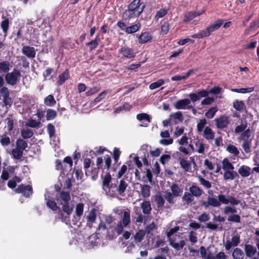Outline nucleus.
<instances>
[{
    "label": "nucleus",
    "instance_id": "f257e3e1",
    "mask_svg": "<svg viewBox=\"0 0 259 259\" xmlns=\"http://www.w3.org/2000/svg\"><path fill=\"white\" fill-rule=\"evenodd\" d=\"M131 224V214L128 209L123 212L121 221H119L116 227L110 226L106 232V236L110 239H113L122 234L123 228L126 227Z\"/></svg>",
    "mask_w": 259,
    "mask_h": 259
},
{
    "label": "nucleus",
    "instance_id": "f03ea898",
    "mask_svg": "<svg viewBox=\"0 0 259 259\" xmlns=\"http://www.w3.org/2000/svg\"><path fill=\"white\" fill-rule=\"evenodd\" d=\"M141 0H134L128 6L122 14V19L124 20H130L138 17L143 12L145 5L141 6Z\"/></svg>",
    "mask_w": 259,
    "mask_h": 259
},
{
    "label": "nucleus",
    "instance_id": "7ed1b4c3",
    "mask_svg": "<svg viewBox=\"0 0 259 259\" xmlns=\"http://www.w3.org/2000/svg\"><path fill=\"white\" fill-rule=\"evenodd\" d=\"M56 200L62 206L63 212L66 213V216L70 217L72 212V207L70 205L71 200L70 193L69 191H62L57 193Z\"/></svg>",
    "mask_w": 259,
    "mask_h": 259
},
{
    "label": "nucleus",
    "instance_id": "20e7f679",
    "mask_svg": "<svg viewBox=\"0 0 259 259\" xmlns=\"http://www.w3.org/2000/svg\"><path fill=\"white\" fill-rule=\"evenodd\" d=\"M45 200L47 206L54 212L58 211V219H60L63 222L70 221V217L64 215L63 210L57 205L54 198L51 197L49 194H45Z\"/></svg>",
    "mask_w": 259,
    "mask_h": 259
},
{
    "label": "nucleus",
    "instance_id": "39448f33",
    "mask_svg": "<svg viewBox=\"0 0 259 259\" xmlns=\"http://www.w3.org/2000/svg\"><path fill=\"white\" fill-rule=\"evenodd\" d=\"M224 20L219 19L213 23L210 24L205 29L201 30L198 33L193 34L191 37L193 38H202L209 36L211 33L215 30H218L223 24Z\"/></svg>",
    "mask_w": 259,
    "mask_h": 259
},
{
    "label": "nucleus",
    "instance_id": "423d86ee",
    "mask_svg": "<svg viewBox=\"0 0 259 259\" xmlns=\"http://www.w3.org/2000/svg\"><path fill=\"white\" fill-rule=\"evenodd\" d=\"M117 183V180L112 179L109 172H107L103 179L102 188L105 191L107 189L110 190L115 188Z\"/></svg>",
    "mask_w": 259,
    "mask_h": 259
},
{
    "label": "nucleus",
    "instance_id": "0eeeda50",
    "mask_svg": "<svg viewBox=\"0 0 259 259\" xmlns=\"http://www.w3.org/2000/svg\"><path fill=\"white\" fill-rule=\"evenodd\" d=\"M20 76V71L14 68L12 72H8L6 74L5 80L8 84L14 86L17 84Z\"/></svg>",
    "mask_w": 259,
    "mask_h": 259
},
{
    "label": "nucleus",
    "instance_id": "6e6552de",
    "mask_svg": "<svg viewBox=\"0 0 259 259\" xmlns=\"http://www.w3.org/2000/svg\"><path fill=\"white\" fill-rule=\"evenodd\" d=\"M15 192L17 193H21L26 198H28L32 195L33 189L31 185L24 186L21 184L18 186L15 190Z\"/></svg>",
    "mask_w": 259,
    "mask_h": 259
},
{
    "label": "nucleus",
    "instance_id": "1a4fd4ad",
    "mask_svg": "<svg viewBox=\"0 0 259 259\" xmlns=\"http://www.w3.org/2000/svg\"><path fill=\"white\" fill-rule=\"evenodd\" d=\"M119 53L122 55V57L126 59H132L136 57V53L133 49L127 46L122 47L119 51Z\"/></svg>",
    "mask_w": 259,
    "mask_h": 259
},
{
    "label": "nucleus",
    "instance_id": "9d476101",
    "mask_svg": "<svg viewBox=\"0 0 259 259\" xmlns=\"http://www.w3.org/2000/svg\"><path fill=\"white\" fill-rule=\"evenodd\" d=\"M215 121L217 128L221 130L226 128L230 123L229 117L224 115L216 118Z\"/></svg>",
    "mask_w": 259,
    "mask_h": 259
},
{
    "label": "nucleus",
    "instance_id": "9b49d317",
    "mask_svg": "<svg viewBox=\"0 0 259 259\" xmlns=\"http://www.w3.org/2000/svg\"><path fill=\"white\" fill-rule=\"evenodd\" d=\"M240 242V237L239 235H234L231 238V241L227 240L225 244V249L229 250L232 246L236 247L238 245Z\"/></svg>",
    "mask_w": 259,
    "mask_h": 259
},
{
    "label": "nucleus",
    "instance_id": "f8f14e48",
    "mask_svg": "<svg viewBox=\"0 0 259 259\" xmlns=\"http://www.w3.org/2000/svg\"><path fill=\"white\" fill-rule=\"evenodd\" d=\"M202 205L204 206L205 208H208L209 206L217 207H219L221 205V203L216 198L211 197H208L207 198V201H203L202 202Z\"/></svg>",
    "mask_w": 259,
    "mask_h": 259
},
{
    "label": "nucleus",
    "instance_id": "ddd939ff",
    "mask_svg": "<svg viewBox=\"0 0 259 259\" xmlns=\"http://www.w3.org/2000/svg\"><path fill=\"white\" fill-rule=\"evenodd\" d=\"M103 158L101 157L97 158V167H94L91 171V174L93 180H96L98 177L99 169L102 168L103 166Z\"/></svg>",
    "mask_w": 259,
    "mask_h": 259
},
{
    "label": "nucleus",
    "instance_id": "4468645a",
    "mask_svg": "<svg viewBox=\"0 0 259 259\" xmlns=\"http://www.w3.org/2000/svg\"><path fill=\"white\" fill-rule=\"evenodd\" d=\"M153 36L151 33L149 32H142L138 36V42L140 44H144L151 42Z\"/></svg>",
    "mask_w": 259,
    "mask_h": 259
},
{
    "label": "nucleus",
    "instance_id": "2eb2a0df",
    "mask_svg": "<svg viewBox=\"0 0 259 259\" xmlns=\"http://www.w3.org/2000/svg\"><path fill=\"white\" fill-rule=\"evenodd\" d=\"M23 54L29 58H34L35 57L36 52L34 47L24 46L22 50Z\"/></svg>",
    "mask_w": 259,
    "mask_h": 259
},
{
    "label": "nucleus",
    "instance_id": "dca6fc26",
    "mask_svg": "<svg viewBox=\"0 0 259 259\" xmlns=\"http://www.w3.org/2000/svg\"><path fill=\"white\" fill-rule=\"evenodd\" d=\"M137 119L141 122L143 121V124H141V126L145 127L148 126L149 123L151 122L150 116L145 113L138 114L137 115Z\"/></svg>",
    "mask_w": 259,
    "mask_h": 259
},
{
    "label": "nucleus",
    "instance_id": "f3484780",
    "mask_svg": "<svg viewBox=\"0 0 259 259\" xmlns=\"http://www.w3.org/2000/svg\"><path fill=\"white\" fill-rule=\"evenodd\" d=\"M244 251L247 257H251L254 255L257 252L256 248L250 244H245Z\"/></svg>",
    "mask_w": 259,
    "mask_h": 259
},
{
    "label": "nucleus",
    "instance_id": "a211bd4d",
    "mask_svg": "<svg viewBox=\"0 0 259 259\" xmlns=\"http://www.w3.org/2000/svg\"><path fill=\"white\" fill-rule=\"evenodd\" d=\"M191 101L188 99L179 100L175 104V107L177 109H185L189 106Z\"/></svg>",
    "mask_w": 259,
    "mask_h": 259
},
{
    "label": "nucleus",
    "instance_id": "6ab92c4d",
    "mask_svg": "<svg viewBox=\"0 0 259 259\" xmlns=\"http://www.w3.org/2000/svg\"><path fill=\"white\" fill-rule=\"evenodd\" d=\"M121 154V152L119 150V149L116 147H115L113 149V158L114 160V163L113 165L112 168L114 171H115L116 169L119 166L120 163H117L120 155Z\"/></svg>",
    "mask_w": 259,
    "mask_h": 259
},
{
    "label": "nucleus",
    "instance_id": "aec40b11",
    "mask_svg": "<svg viewBox=\"0 0 259 259\" xmlns=\"http://www.w3.org/2000/svg\"><path fill=\"white\" fill-rule=\"evenodd\" d=\"M233 107L239 113L246 110V105L243 101L235 100L233 103Z\"/></svg>",
    "mask_w": 259,
    "mask_h": 259
},
{
    "label": "nucleus",
    "instance_id": "412c9836",
    "mask_svg": "<svg viewBox=\"0 0 259 259\" xmlns=\"http://www.w3.org/2000/svg\"><path fill=\"white\" fill-rule=\"evenodd\" d=\"M4 19L1 22V27L3 30L4 35H7L9 28L10 20L8 17L2 16Z\"/></svg>",
    "mask_w": 259,
    "mask_h": 259
},
{
    "label": "nucleus",
    "instance_id": "4be33fe9",
    "mask_svg": "<svg viewBox=\"0 0 259 259\" xmlns=\"http://www.w3.org/2000/svg\"><path fill=\"white\" fill-rule=\"evenodd\" d=\"M69 72L68 69H66L62 73L60 74L58 77V80L57 82V85H61L65 81L69 78Z\"/></svg>",
    "mask_w": 259,
    "mask_h": 259
},
{
    "label": "nucleus",
    "instance_id": "5701e85b",
    "mask_svg": "<svg viewBox=\"0 0 259 259\" xmlns=\"http://www.w3.org/2000/svg\"><path fill=\"white\" fill-rule=\"evenodd\" d=\"M141 208L144 214H149L151 213L152 208L150 201L145 200L141 204Z\"/></svg>",
    "mask_w": 259,
    "mask_h": 259
},
{
    "label": "nucleus",
    "instance_id": "b1692460",
    "mask_svg": "<svg viewBox=\"0 0 259 259\" xmlns=\"http://www.w3.org/2000/svg\"><path fill=\"white\" fill-rule=\"evenodd\" d=\"M190 192L193 196L196 197H200L203 193V191L199 187L192 185L189 188Z\"/></svg>",
    "mask_w": 259,
    "mask_h": 259
},
{
    "label": "nucleus",
    "instance_id": "393cba45",
    "mask_svg": "<svg viewBox=\"0 0 259 259\" xmlns=\"http://www.w3.org/2000/svg\"><path fill=\"white\" fill-rule=\"evenodd\" d=\"M169 245L177 250L183 249L186 244L184 240H181L179 243H176L171 238H169Z\"/></svg>",
    "mask_w": 259,
    "mask_h": 259
},
{
    "label": "nucleus",
    "instance_id": "a878e982",
    "mask_svg": "<svg viewBox=\"0 0 259 259\" xmlns=\"http://www.w3.org/2000/svg\"><path fill=\"white\" fill-rule=\"evenodd\" d=\"M127 187V184L126 182L124 180H121L118 186L116 187L118 193L121 196H123Z\"/></svg>",
    "mask_w": 259,
    "mask_h": 259
},
{
    "label": "nucleus",
    "instance_id": "bb28decb",
    "mask_svg": "<svg viewBox=\"0 0 259 259\" xmlns=\"http://www.w3.org/2000/svg\"><path fill=\"white\" fill-rule=\"evenodd\" d=\"M97 218V210L93 208L89 211V214L87 217V220L88 223L92 224L95 223Z\"/></svg>",
    "mask_w": 259,
    "mask_h": 259
},
{
    "label": "nucleus",
    "instance_id": "cd10ccee",
    "mask_svg": "<svg viewBox=\"0 0 259 259\" xmlns=\"http://www.w3.org/2000/svg\"><path fill=\"white\" fill-rule=\"evenodd\" d=\"M180 164L181 167L186 172H192L191 163L190 161L184 159H180Z\"/></svg>",
    "mask_w": 259,
    "mask_h": 259
},
{
    "label": "nucleus",
    "instance_id": "c85d7f7f",
    "mask_svg": "<svg viewBox=\"0 0 259 259\" xmlns=\"http://www.w3.org/2000/svg\"><path fill=\"white\" fill-rule=\"evenodd\" d=\"M250 168L246 165H242L238 169V173L242 177H247L250 175Z\"/></svg>",
    "mask_w": 259,
    "mask_h": 259
},
{
    "label": "nucleus",
    "instance_id": "c756f323",
    "mask_svg": "<svg viewBox=\"0 0 259 259\" xmlns=\"http://www.w3.org/2000/svg\"><path fill=\"white\" fill-rule=\"evenodd\" d=\"M154 201L158 209H161L164 204L165 200L161 194H157L154 196Z\"/></svg>",
    "mask_w": 259,
    "mask_h": 259
},
{
    "label": "nucleus",
    "instance_id": "7c9ffc66",
    "mask_svg": "<svg viewBox=\"0 0 259 259\" xmlns=\"http://www.w3.org/2000/svg\"><path fill=\"white\" fill-rule=\"evenodd\" d=\"M244 254L243 251L239 248H236L232 252V256L234 259H243Z\"/></svg>",
    "mask_w": 259,
    "mask_h": 259
},
{
    "label": "nucleus",
    "instance_id": "2f4dec72",
    "mask_svg": "<svg viewBox=\"0 0 259 259\" xmlns=\"http://www.w3.org/2000/svg\"><path fill=\"white\" fill-rule=\"evenodd\" d=\"M204 136L207 140H212L214 137V133L209 126H206L204 130Z\"/></svg>",
    "mask_w": 259,
    "mask_h": 259
},
{
    "label": "nucleus",
    "instance_id": "473e14b6",
    "mask_svg": "<svg viewBox=\"0 0 259 259\" xmlns=\"http://www.w3.org/2000/svg\"><path fill=\"white\" fill-rule=\"evenodd\" d=\"M150 186L148 185H144L141 187V195L144 198L149 197L150 195Z\"/></svg>",
    "mask_w": 259,
    "mask_h": 259
},
{
    "label": "nucleus",
    "instance_id": "72a5a7b5",
    "mask_svg": "<svg viewBox=\"0 0 259 259\" xmlns=\"http://www.w3.org/2000/svg\"><path fill=\"white\" fill-rule=\"evenodd\" d=\"M12 154L14 159L22 160L21 157L23 154V151L19 148H15L12 150Z\"/></svg>",
    "mask_w": 259,
    "mask_h": 259
},
{
    "label": "nucleus",
    "instance_id": "f704fd0d",
    "mask_svg": "<svg viewBox=\"0 0 259 259\" xmlns=\"http://www.w3.org/2000/svg\"><path fill=\"white\" fill-rule=\"evenodd\" d=\"M141 27V24L138 23L132 26L126 27L125 32L128 34H132L138 31Z\"/></svg>",
    "mask_w": 259,
    "mask_h": 259
},
{
    "label": "nucleus",
    "instance_id": "c9c22d12",
    "mask_svg": "<svg viewBox=\"0 0 259 259\" xmlns=\"http://www.w3.org/2000/svg\"><path fill=\"white\" fill-rule=\"evenodd\" d=\"M10 62L4 61L0 62V72L8 73L10 70Z\"/></svg>",
    "mask_w": 259,
    "mask_h": 259
},
{
    "label": "nucleus",
    "instance_id": "e433bc0d",
    "mask_svg": "<svg viewBox=\"0 0 259 259\" xmlns=\"http://www.w3.org/2000/svg\"><path fill=\"white\" fill-rule=\"evenodd\" d=\"M182 199L186 204H189L194 200V197L190 192H185L182 197Z\"/></svg>",
    "mask_w": 259,
    "mask_h": 259
},
{
    "label": "nucleus",
    "instance_id": "4c0bfd02",
    "mask_svg": "<svg viewBox=\"0 0 259 259\" xmlns=\"http://www.w3.org/2000/svg\"><path fill=\"white\" fill-rule=\"evenodd\" d=\"M222 168L225 170H234V167L233 164L228 160V159L225 158L222 161Z\"/></svg>",
    "mask_w": 259,
    "mask_h": 259
},
{
    "label": "nucleus",
    "instance_id": "58836bf2",
    "mask_svg": "<svg viewBox=\"0 0 259 259\" xmlns=\"http://www.w3.org/2000/svg\"><path fill=\"white\" fill-rule=\"evenodd\" d=\"M21 134L24 139L31 138L34 135L33 131L29 128L21 130Z\"/></svg>",
    "mask_w": 259,
    "mask_h": 259
},
{
    "label": "nucleus",
    "instance_id": "ea45409f",
    "mask_svg": "<svg viewBox=\"0 0 259 259\" xmlns=\"http://www.w3.org/2000/svg\"><path fill=\"white\" fill-rule=\"evenodd\" d=\"M145 235V231L144 230H139L134 235V240L135 242L139 243L142 241Z\"/></svg>",
    "mask_w": 259,
    "mask_h": 259
},
{
    "label": "nucleus",
    "instance_id": "a19ab883",
    "mask_svg": "<svg viewBox=\"0 0 259 259\" xmlns=\"http://www.w3.org/2000/svg\"><path fill=\"white\" fill-rule=\"evenodd\" d=\"M170 189L171 190V194L175 197H178L180 195V194L182 192V190L180 188L179 186L176 184H172Z\"/></svg>",
    "mask_w": 259,
    "mask_h": 259
},
{
    "label": "nucleus",
    "instance_id": "79ce46f5",
    "mask_svg": "<svg viewBox=\"0 0 259 259\" xmlns=\"http://www.w3.org/2000/svg\"><path fill=\"white\" fill-rule=\"evenodd\" d=\"M16 148L24 151L28 146L27 143L23 139H18L17 140Z\"/></svg>",
    "mask_w": 259,
    "mask_h": 259
},
{
    "label": "nucleus",
    "instance_id": "37998d69",
    "mask_svg": "<svg viewBox=\"0 0 259 259\" xmlns=\"http://www.w3.org/2000/svg\"><path fill=\"white\" fill-rule=\"evenodd\" d=\"M254 88L251 87L248 88H241V89H232L231 91L238 93L245 94L246 93H250L254 91Z\"/></svg>",
    "mask_w": 259,
    "mask_h": 259
},
{
    "label": "nucleus",
    "instance_id": "c03bdc74",
    "mask_svg": "<svg viewBox=\"0 0 259 259\" xmlns=\"http://www.w3.org/2000/svg\"><path fill=\"white\" fill-rule=\"evenodd\" d=\"M226 150L230 153L233 154L235 156H237L239 154V151L237 148L233 145H229L227 147Z\"/></svg>",
    "mask_w": 259,
    "mask_h": 259
},
{
    "label": "nucleus",
    "instance_id": "a18cd8bd",
    "mask_svg": "<svg viewBox=\"0 0 259 259\" xmlns=\"http://www.w3.org/2000/svg\"><path fill=\"white\" fill-rule=\"evenodd\" d=\"M56 103V100H55L54 96L52 95H48L45 99V103L47 106H53Z\"/></svg>",
    "mask_w": 259,
    "mask_h": 259
},
{
    "label": "nucleus",
    "instance_id": "49530a36",
    "mask_svg": "<svg viewBox=\"0 0 259 259\" xmlns=\"http://www.w3.org/2000/svg\"><path fill=\"white\" fill-rule=\"evenodd\" d=\"M104 162H105V166L104 168H102L103 171H104L105 169H107L106 172H108L110 167H111V158L110 156L109 155H106L104 157Z\"/></svg>",
    "mask_w": 259,
    "mask_h": 259
},
{
    "label": "nucleus",
    "instance_id": "de8ad7c7",
    "mask_svg": "<svg viewBox=\"0 0 259 259\" xmlns=\"http://www.w3.org/2000/svg\"><path fill=\"white\" fill-rule=\"evenodd\" d=\"M5 121H7V127L9 132H11L14 128V119L13 116L9 115V116L5 119Z\"/></svg>",
    "mask_w": 259,
    "mask_h": 259
},
{
    "label": "nucleus",
    "instance_id": "09e8293b",
    "mask_svg": "<svg viewBox=\"0 0 259 259\" xmlns=\"http://www.w3.org/2000/svg\"><path fill=\"white\" fill-rule=\"evenodd\" d=\"M57 116L56 111L52 109H48L47 110L46 118L47 120L54 119Z\"/></svg>",
    "mask_w": 259,
    "mask_h": 259
},
{
    "label": "nucleus",
    "instance_id": "8fccbe9b",
    "mask_svg": "<svg viewBox=\"0 0 259 259\" xmlns=\"http://www.w3.org/2000/svg\"><path fill=\"white\" fill-rule=\"evenodd\" d=\"M164 83V81L162 79H159L157 81L151 83L149 85V89L151 90L156 89Z\"/></svg>",
    "mask_w": 259,
    "mask_h": 259
},
{
    "label": "nucleus",
    "instance_id": "3c124183",
    "mask_svg": "<svg viewBox=\"0 0 259 259\" xmlns=\"http://www.w3.org/2000/svg\"><path fill=\"white\" fill-rule=\"evenodd\" d=\"M217 111L218 109L217 107H211L206 112H205V116L208 118H212Z\"/></svg>",
    "mask_w": 259,
    "mask_h": 259
},
{
    "label": "nucleus",
    "instance_id": "603ef678",
    "mask_svg": "<svg viewBox=\"0 0 259 259\" xmlns=\"http://www.w3.org/2000/svg\"><path fill=\"white\" fill-rule=\"evenodd\" d=\"M250 134H251V132H250V129L249 128L246 129L242 133V134L241 135V136L240 137V140H243V141H244V140L251 141V140L249 139V138L250 137Z\"/></svg>",
    "mask_w": 259,
    "mask_h": 259
},
{
    "label": "nucleus",
    "instance_id": "864d4df0",
    "mask_svg": "<svg viewBox=\"0 0 259 259\" xmlns=\"http://www.w3.org/2000/svg\"><path fill=\"white\" fill-rule=\"evenodd\" d=\"M198 180L201 185H203L205 188L209 189L211 187L212 185L210 182L206 180L201 176L198 177Z\"/></svg>",
    "mask_w": 259,
    "mask_h": 259
},
{
    "label": "nucleus",
    "instance_id": "5fc2aeb1",
    "mask_svg": "<svg viewBox=\"0 0 259 259\" xmlns=\"http://www.w3.org/2000/svg\"><path fill=\"white\" fill-rule=\"evenodd\" d=\"M251 144V141H243V143L242 145V148L245 153H248L250 152V147Z\"/></svg>",
    "mask_w": 259,
    "mask_h": 259
},
{
    "label": "nucleus",
    "instance_id": "6e6d98bb",
    "mask_svg": "<svg viewBox=\"0 0 259 259\" xmlns=\"http://www.w3.org/2000/svg\"><path fill=\"white\" fill-rule=\"evenodd\" d=\"M83 207L84 205L83 203H79L77 204L75 208V213L76 215H77L78 217H80L82 215L83 212Z\"/></svg>",
    "mask_w": 259,
    "mask_h": 259
},
{
    "label": "nucleus",
    "instance_id": "4d7b16f0",
    "mask_svg": "<svg viewBox=\"0 0 259 259\" xmlns=\"http://www.w3.org/2000/svg\"><path fill=\"white\" fill-rule=\"evenodd\" d=\"M194 18L195 17L193 12H187L184 15L183 22H189Z\"/></svg>",
    "mask_w": 259,
    "mask_h": 259
},
{
    "label": "nucleus",
    "instance_id": "13d9d810",
    "mask_svg": "<svg viewBox=\"0 0 259 259\" xmlns=\"http://www.w3.org/2000/svg\"><path fill=\"white\" fill-rule=\"evenodd\" d=\"M228 221L236 223H239L241 222V218L239 214H234L229 216Z\"/></svg>",
    "mask_w": 259,
    "mask_h": 259
},
{
    "label": "nucleus",
    "instance_id": "bf43d9fd",
    "mask_svg": "<svg viewBox=\"0 0 259 259\" xmlns=\"http://www.w3.org/2000/svg\"><path fill=\"white\" fill-rule=\"evenodd\" d=\"M207 123V120L205 118L201 119L197 124V129L198 132H202L205 124Z\"/></svg>",
    "mask_w": 259,
    "mask_h": 259
},
{
    "label": "nucleus",
    "instance_id": "052dcab7",
    "mask_svg": "<svg viewBox=\"0 0 259 259\" xmlns=\"http://www.w3.org/2000/svg\"><path fill=\"white\" fill-rule=\"evenodd\" d=\"M40 124V121H36L35 119H28L26 122V125L30 127H38Z\"/></svg>",
    "mask_w": 259,
    "mask_h": 259
},
{
    "label": "nucleus",
    "instance_id": "680f3d73",
    "mask_svg": "<svg viewBox=\"0 0 259 259\" xmlns=\"http://www.w3.org/2000/svg\"><path fill=\"white\" fill-rule=\"evenodd\" d=\"M174 196L170 192L166 191L165 192L164 198L169 203L174 204L175 203Z\"/></svg>",
    "mask_w": 259,
    "mask_h": 259
},
{
    "label": "nucleus",
    "instance_id": "e2e57ef3",
    "mask_svg": "<svg viewBox=\"0 0 259 259\" xmlns=\"http://www.w3.org/2000/svg\"><path fill=\"white\" fill-rule=\"evenodd\" d=\"M91 160L90 158H85L83 161V167L85 169V173L86 176H89V173L90 172L88 170V169L91 166Z\"/></svg>",
    "mask_w": 259,
    "mask_h": 259
},
{
    "label": "nucleus",
    "instance_id": "0e129e2a",
    "mask_svg": "<svg viewBox=\"0 0 259 259\" xmlns=\"http://www.w3.org/2000/svg\"><path fill=\"white\" fill-rule=\"evenodd\" d=\"M47 131L50 138L55 136V126L52 123H49L47 125Z\"/></svg>",
    "mask_w": 259,
    "mask_h": 259
},
{
    "label": "nucleus",
    "instance_id": "69168bd1",
    "mask_svg": "<svg viewBox=\"0 0 259 259\" xmlns=\"http://www.w3.org/2000/svg\"><path fill=\"white\" fill-rule=\"evenodd\" d=\"M167 13V10L165 9H160L156 13L155 19L158 20L163 17Z\"/></svg>",
    "mask_w": 259,
    "mask_h": 259
},
{
    "label": "nucleus",
    "instance_id": "338daca9",
    "mask_svg": "<svg viewBox=\"0 0 259 259\" xmlns=\"http://www.w3.org/2000/svg\"><path fill=\"white\" fill-rule=\"evenodd\" d=\"M209 219L210 217L209 214L206 212H203L197 218V220L200 222H205L209 221Z\"/></svg>",
    "mask_w": 259,
    "mask_h": 259
},
{
    "label": "nucleus",
    "instance_id": "774afa93",
    "mask_svg": "<svg viewBox=\"0 0 259 259\" xmlns=\"http://www.w3.org/2000/svg\"><path fill=\"white\" fill-rule=\"evenodd\" d=\"M169 30V24L168 22H164L161 26V31L164 34H166Z\"/></svg>",
    "mask_w": 259,
    "mask_h": 259
}]
</instances>
